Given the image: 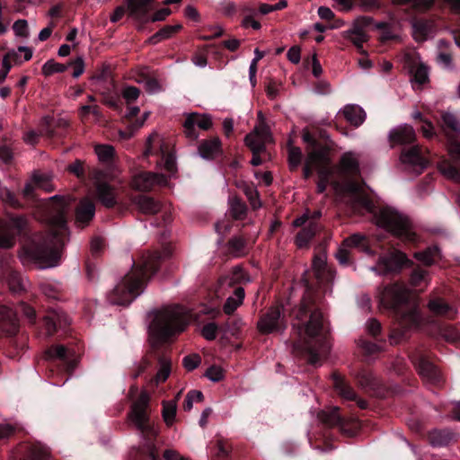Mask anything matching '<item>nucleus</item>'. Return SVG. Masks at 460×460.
Segmentation results:
<instances>
[{"mask_svg":"<svg viewBox=\"0 0 460 460\" xmlns=\"http://www.w3.org/2000/svg\"><path fill=\"white\" fill-rule=\"evenodd\" d=\"M332 279V270L320 255L313 260L312 272H305L302 278L305 294L296 314L298 323L293 327L297 328V333L303 339L308 363L315 367L332 348L330 323L322 311V297L317 288Z\"/></svg>","mask_w":460,"mask_h":460,"instance_id":"obj_1","label":"nucleus"},{"mask_svg":"<svg viewBox=\"0 0 460 460\" xmlns=\"http://www.w3.org/2000/svg\"><path fill=\"white\" fill-rule=\"evenodd\" d=\"M22 314L28 323L36 327L40 335L61 337L67 333L69 317L63 312L51 309L39 318L35 309L25 302H20L15 310L0 305V339L4 353L10 358H17L27 348V337L20 332L17 314Z\"/></svg>","mask_w":460,"mask_h":460,"instance_id":"obj_2","label":"nucleus"},{"mask_svg":"<svg viewBox=\"0 0 460 460\" xmlns=\"http://www.w3.org/2000/svg\"><path fill=\"white\" fill-rule=\"evenodd\" d=\"M192 320L190 310L182 305L164 307L155 312L149 324L150 350L143 358L135 374H172V349L167 344L181 333Z\"/></svg>","mask_w":460,"mask_h":460,"instance_id":"obj_3","label":"nucleus"},{"mask_svg":"<svg viewBox=\"0 0 460 460\" xmlns=\"http://www.w3.org/2000/svg\"><path fill=\"white\" fill-rule=\"evenodd\" d=\"M379 304L394 319V326L390 330V344H398L409 337L411 328L420 324V316L417 308L409 306V291L401 283H393L380 288Z\"/></svg>","mask_w":460,"mask_h":460,"instance_id":"obj_4","label":"nucleus"},{"mask_svg":"<svg viewBox=\"0 0 460 460\" xmlns=\"http://www.w3.org/2000/svg\"><path fill=\"white\" fill-rule=\"evenodd\" d=\"M162 252H147L141 255L121 281L109 293L107 298L112 305H128L145 289L150 279L159 270Z\"/></svg>","mask_w":460,"mask_h":460,"instance_id":"obj_5","label":"nucleus"},{"mask_svg":"<svg viewBox=\"0 0 460 460\" xmlns=\"http://www.w3.org/2000/svg\"><path fill=\"white\" fill-rule=\"evenodd\" d=\"M68 234L66 215L59 211L51 218L46 235L40 241H32L24 247V253L30 261L40 267L57 266Z\"/></svg>","mask_w":460,"mask_h":460,"instance_id":"obj_6","label":"nucleus"},{"mask_svg":"<svg viewBox=\"0 0 460 460\" xmlns=\"http://www.w3.org/2000/svg\"><path fill=\"white\" fill-rule=\"evenodd\" d=\"M441 127L448 141L450 158H443L438 162V170L449 180L460 181V126L456 117L450 112L441 115Z\"/></svg>","mask_w":460,"mask_h":460,"instance_id":"obj_7","label":"nucleus"},{"mask_svg":"<svg viewBox=\"0 0 460 460\" xmlns=\"http://www.w3.org/2000/svg\"><path fill=\"white\" fill-rule=\"evenodd\" d=\"M415 141L416 133L413 128L409 125L399 126L389 133V142L392 147L403 146L400 155L401 162L420 173L427 166L428 160L420 146L413 145Z\"/></svg>","mask_w":460,"mask_h":460,"instance_id":"obj_8","label":"nucleus"},{"mask_svg":"<svg viewBox=\"0 0 460 460\" xmlns=\"http://www.w3.org/2000/svg\"><path fill=\"white\" fill-rule=\"evenodd\" d=\"M303 141L309 147V159L314 164L317 171L316 191L322 194L326 190L332 175L330 147L319 143L315 137L312 136L307 130L304 131Z\"/></svg>","mask_w":460,"mask_h":460,"instance_id":"obj_9","label":"nucleus"},{"mask_svg":"<svg viewBox=\"0 0 460 460\" xmlns=\"http://www.w3.org/2000/svg\"><path fill=\"white\" fill-rule=\"evenodd\" d=\"M376 225L394 237L407 244H415L418 241L416 233L411 228L410 220L395 209L385 207L375 215Z\"/></svg>","mask_w":460,"mask_h":460,"instance_id":"obj_10","label":"nucleus"},{"mask_svg":"<svg viewBox=\"0 0 460 460\" xmlns=\"http://www.w3.org/2000/svg\"><path fill=\"white\" fill-rule=\"evenodd\" d=\"M83 346L77 344L75 347L65 345H51L45 351V359L51 374H72L81 358Z\"/></svg>","mask_w":460,"mask_h":460,"instance_id":"obj_11","label":"nucleus"},{"mask_svg":"<svg viewBox=\"0 0 460 460\" xmlns=\"http://www.w3.org/2000/svg\"><path fill=\"white\" fill-rule=\"evenodd\" d=\"M155 0H128V14L142 26L148 22L164 21L172 13L168 7H164L153 14L150 12L154 9Z\"/></svg>","mask_w":460,"mask_h":460,"instance_id":"obj_12","label":"nucleus"},{"mask_svg":"<svg viewBox=\"0 0 460 460\" xmlns=\"http://www.w3.org/2000/svg\"><path fill=\"white\" fill-rule=\"evenodd\" d=\"M413 266L414 262L404 252L393 248L387 254L378 257L377 265L373 267L372 270L378 272V274L396 275L402 269L412 268Z\"/></svg>","mask_w":460,"mask_h":460,"instance_id":"obj_13","label":"nucleus"},{"mask_svg":"<svg viewBox=\"0 0 460 460\" xmlns=\"http://www.w3.org/2000/svg\"><path fill=\"white\" fill-rule=\"evenodd\" d=\"M284 305L277 303L263 313L257 323V328L261 334L281 332L287 328Z\"/></svg>","mask_w":460,"mask_h":460,"instance_id":"obj_14","label":"nucleus"},{"mask_svg":"<svg viewBox=\"0 0 460 460\" xmlns=\"http://www.w3.org/2000/svg\"><path fill=\"white\" fill-rule=\"evenodd\" d=\"M150 396L146 391H142L137 401L134 402L129 413L130 420L142 433H155L148 423L147 410L149 407Z\"/></svg>","mask_w":460,"mask_h":460,"instance_id":"obj_15","label":"nucleus"},{"mask_svg":"<svg viewBox=\"0 0 460 460\" xmlns=\"http://www.w3.org/2000/svg\"><path fill=\"white\" fill-rule=\"evenodd\" d=\"M367 331L377 343L362 341L361 349L367 358H371L378 354L386 343V340L382 333V325L379 321L375 318H371L367 322Z\"/></svg>","mask_w":460,"mask_h":460,"instance_id":"obj_16","label":"nucleus"},{"mask_svg":"<svg viewBox=\"0 0 460 460\" xmlns=\"http://www.w3.org/2000/svg\"><path fill=\"white\" fill-rule=\"evenodd\" d=\"M212 119L209 115L197 112L188 114L182 124L185 137L191 141H196L199 138L196 127L203 130H208L212 128Z\"/></svg>","mask_w":460,"mask_h":460,"instance_id":"obj_17","label":"nucleus"},{"mask_svg":"<svg viewBox=\"0 0 460 460\" xmlns=\"http://www.w3.org/2000/svg\"><path fill=\"white\" fill-rule=\"evenodd\" d=\"M0 282L5 283L13 294H21L24 290L21 274L4 261H0Z\"/></svg>","mask_w":460,"mask_h":460,"instance_id":"obj_18","label":"nucleus"},{"mask_svg":"<svg viewBox=\"0 0 460 460\" xmlns=\"http://www.w3.org/2000/svg\"><path fill=\"white\" fill-rule=\"evenodd\" d=\"M165 181L166 179L163 174L141 172L134 176L132 186L139 191H149L155 185L164 184Z\"/></svg>","mask_w":460,"mask_h":460,"instance_id":"obj_19","label":"nucleus"},{"mask_svg":"<svg viewBox=\"0 0 460 460\" xmlns=\"http://www.w3.org/2000/svg\"><path fill=\"white\" fill-rule=\"evenodd\" d=\"M224 153L222 142L217 136L201 139L198 144L199 155L208 161L215 160Z\"/></svg>","mask_w":460,"mask_h":460,"instance_id":"obj_20","label":"nucleus"},{"mask_svg":"<svg viewBox=\"0 0 460 460\" xmlns=\"http://www.w3.org/2000/svg\"><path fill=\"white\" fill-rule=\"evenodd\" d=\"M132 205L142 214L154 216L162 211L163 204L153 197L137 194L131 199Z\"/></svg>","mask_w":460,"mask_h":460,"instance_id":"obj_21","label":"nucleus"},{"mask_svg":"<svg viewBox=\"0 0 460 460\" xmlns=\"http://www.w3.org/2000/svg\"><path fill=\"white\" fill-rule=\"evenodd\" d=\"M270 135L267 127L261 128H255L252 133L247 134L244 137V142L247 147L252 152H265L266 145L265 142Z\"/></svg>","mask_w":460,"mask_h":460,"instance_id":"obj_22","label":"nucleus"},{"mask_svg":"<svg viewBox=\"0 0 460 460\" xmlns=\"http://www.w3.org/2000/svg\"><path fill=\"white\" fill-rule=\"evenodd\" d=\"M96 197L102 205L112 208L119 205L116 189L111 184L101 181L96 184Z\"/></svg>","mask_w":460,"mask_h":460,"instance_id":"obj_23","label":"nucleus"},{"mask_svg":"<svg viewBox=\"0 0 460 460\" xmlns=\"http://www.w3.org/2000/svg\"><path fill=\"white\" fill-rule=\"evenodd\" d=\"M428 308L436 316L448 320L456 318L457 310L441 297L431 298L428 303Z\"/></svg>","mask_w":460,"mask_h":460,"instance_id":"obj_24","label":"nucleus"},{"mask_svg":"<svg viewBox=\"0 0 460 460\" xmlns=\"http://www.w3.org/2000/svg\"><path fill=\"white\" fill-rule=\"evenodd\" d=\"M95 204L88 198L82 199L75 208V220L78 225L84 227L94 217Z\"/></svg>","mask_w":460,"mask_h":460,"instance_id":"obj_25","label":"nucleus"},{"mask_svg":"<svg viewBox=\"0 0 460 460\" xmlns=\"http://www.w3.org/2000/svg\"><path fill=\"white\" fill-rule=\"evenodd\" d=\"M339 113H341L344 119L355 128L362 125L367 117L365 111L357 104H347Z\"/></svg>","mask_w":460,"mask_h":460,"instance_id":"obj_26","label":"nucleus"},{"mask_svg":"<svg viewBox=\"0 0 460 460\" xmlns=\"http://www.w3.org/2000/svg\"><path fill=\"white\" fill-rule=\"evenodd\" d=\"M41 293L49 299L62 301L66 299L65 288L58 281H44L40 284Z\"/></svg>","mask_w":460,"mask_h":460,"instance_id":"obj_27","label":"nucleus"},{"mask_svg":"<svg viewBox=\"0 0 460 460\" xmlns=\"http://www.w3.org/2000/svg\"><path fill=\"white\" fill-rule=\"evenodd\" d=\"M320 225L315 222H309L305 226L302 227L296 235L295 243L296 246L298 248L307 247L316 233L320 231Z\"/></svg>","mask_w":460,"mask_h":460,"instance_id":"obj_28","label":"nucleus"},{"mask_svg":"<svg viewBox=\"0 0 460 460\" xmlns=\"http://www.w3.org/2000/svg\"><path fill=\"white\" fill-rule=\"evenodd\" d=\"M227 251L234 257H243L248 253V243L243 235H234L227 242Z\"/></svg>","mask_w":460,"mask_h":460,"instance_id":"obj_29","label":"nucleus"},{"mask_svg":"<svg viewBox=\"0 0 460 460\" xmlns=\"http://www.w3.org/2000/svg\"><path fill=\"white\" fill-rule=\"evenodd\" d=\"M340 166L343 173H345L348 176L352 177L359 173L358 161L351 152L344 153L341 155Z\"/></svg>","mask_w":460,"mask_h":460,"instance_id":"obj_30","label":"nucleus"},{"mask_svg":"<svg viewBox=\"0 0 460 460\" xmlns=\"http://www.w3.org/2000/svg\"><path fill=\"white\" fill-rule=\"evenodd\" d=\"M245 292L243 288L236 287L234 290L233 296H230L226 300L223 305V311L226 314H232L237 307H239L244 299Z\"/></svg>","mask_w":460,"mask_h":460,"instance_id":"obj_31","label":"nucleus"},{"mask_svg":"<svg viewBox=\"0 0 460 460\" xmlns=\"http://www.w3.org/2000/svg\"><path fill=\"white\" fill-rule=\"evenodd\" d=\"M250 280L249 275L243 268L236 266L233 269L229 275L221 278L220 282L222 285L234 287L238 284L246 283Z\"/></svg>","mask_w":460,"mask_h":460,"instance_id":"obj_32","label":"nucleus"},{"mask_svg":"<svg viewBox=\"0 0 460 460\" xmlns=\"http://www.w3.org/2000/svg\"><path fill=\"white\" fill-rule=\"evenodd\" d=\"M348 40H349L361 54H366L363 49V43L367 40V35L360 28H354L348 31Z\"/></svg>","mask_w":460,"mask_h":460,"instance_id":"obj_33","label":"nucleus"},{"mask_svg":"<svg viewBox=\"0 0 460 460\" xmlns=\"http://www.w3.org/2000/svg\"><path fill=\"white\" fill-rule=\"evenodd\" d=\"M242 325H243V322H242L241 318H237V317L228 318L226 323L224 325L220 326L221 332L226 337L228 335L233 336V337H237Z\"/></svg>","mask_w":460,"mask_h":460,"instance_id":"obj_34","label":"nucleus"},{"mask_svg":"<svg viewBox=\"0 0 460 460\" xmlns=\"http://www.w3.org/2000/svg\"><path fill=\"white\" fill-rule=\"evenodd\" d=\"M26 450L31 460H48L50 456L49 449L40 443L26 447Z\"/></svg>","mask_w":460,"mask_h":460,"instance_id":"obj_35","label":"nucleus"},{"mask_svg":"<svg viewBox=\"0 0 460 460\" xmlns=\"http://www.w3.org/2000/svg\"><path fill=\"white\" fill-rule=\"evenodd\" d=\"M319 420L329 427L338 426L341 423L339 408L333 407L330 411H323L318 414Z\"/></svg>","mask_w":460,"mask_h":460,"instance_id":"obj_36","label":"nucleus"},{"mask_svg":"<svg viewBox=\"0 0 460 460\" xmlns=\"http://www.w3.org/2000/svg\"><path fill=\"white\" fill-rule=\"evenodd\" d=\"M439 254V249L437 246L428 247L422 252L414 253V258L426 266H430L435 261V257Z\"/></svg>","mask_w":460,"mask_h":460,"instance_id":"obj_37","label":"nucleus"},{"mask_svg":"<svg viewBox=\"0 0 460 460\" xmlns=\"http://www.w3.org/2000/svg\"><path fill=\"white\" fill-rule=\"evenodd\" d=\"M95 153L99 160L106 164H111L115 156V149L110 145H98L95 147Z\"/></svg>","mask_w":460,"mask_h":460,"instance_id":"obj_38","label":"nucleus"},{"mask_svg":"<svg viewBox=\"0 0 460 460\" xmlns=\"http://www.w3.org/2000/svg\"><path fill=\"white\" fill-rule=\"evenodd\" d=\"M342 244L347 247H358L362 250L368 252L369 246L367 243V239L365 235L360 234H354L348 238L344 239Z\"/></svg>","mask_w":460,"mask_h":460,"instance_id":"obj_39","label":"nucleus"},{"mask_svg":"<svg viewBox=\"0 0 460 460\" xmlns=\"http://www.w3.org/2000/svg\"><path fill=\"white\" fill-rule=\"evenodd\" d=\"M426 282L427 271L418 265L413 267L410 274L409 284L412 288H419L421 287V285Z\"/></svg>","mask_w":460,"mask_h":460,"instance_id":"obj_40","label":"nucleus"},{"mask_svg":"<svg viewBox=\"0 0 460 460\" xmlns=\"http://www.w3.org/2000/svg\"><path fill=\"white\" fill-rule=\"evenodd\" d=\"M412 362L418 370V374H437L435 365L422 355L413 359Z\"/></svg>","mask_w":460,"mask_h":460,"instance_id":"obj_41","label":"nucleus"},{"mask_svg":"<svg viewBox=\"0 0 460 460\" xmlns=\"http://www.w3.org/2000/svg\"><path fill=\"white\" fill-rule=\"evenodd\" d=\"M67 66L56 62L54 59L48 60L41 67V72L45 76H50L55 73H64Z\"/></svg>","mask_w":460,"mask_h":460,"instance_id":"obj_42","label":"nucleus"},{"mask_svg":"<svg viewBox=\"0 0 460 460\" xmlns=\"http://www.w3.org/2000/svg\"><path fill=\"white\" fill-rule=\"evenodd\" d=\"M438 331L440 335L448 342L455 343L460 340L459 332L451 324H441Z\"/></svg>","mask_w":460,"mask_h":460,"instance_id":"obj_43","label":"nucleus"},{"mask_svg":"<svg viewBox=\"0 0 460 460\" xmlns=\"http://www.w3.org/2000/svg\"><path fill=\"white\" fill-rule=\"evenodd\" d=\"M288 164L291 171H295L301 164L303 154L300 147L290 146L288 147Z\"/></svg>","mask_w":460,"mask_h":460,"instance_id":"obj_44","label":"nucleus"},{"mask_svg":"<svg viewBox=\"0 0 460 460\" xmlns=\"http://www.w3.org/2000/svg\"><path fill=\"white\" fill-rule=\"evenodd\" d=\"M243 192L253 209H257L261 206L259 191L254 185L245 184L243 187Z\"/></svg>","mask_w":460,"mask_h":460,"instance_id":"obj_45","label":"nucleus"},{"mask_svg":"<svg viewBox=\"0 0 460 460\" xmlns=\"http://www.w3.org/2000/svg\"><path fill=\"white\" fill-rule=\"evenodd\" d=\"M336 378H335V383H336V390L338 392V394L344 399L346 400H349V401H352V400H355L356 399V394L354 392V390L348 385L342 383L341 380H340V377L341 376H334Z\"/></svg>","mask_w":460,"mask_h":460,"instance_id":"obj_46","label":"nucleus"},{"mask_svg":"<svg viewBox=\"0 0 460 460\" xmlns=\"http://www.w3.org/2000/svg\"><path fill=\"white\" fill-rule=\"evenodd\" d=\"M0 199L3 202L13 208H22V204L17 196L7 188H0Z\"/></svg>","mask_w":460,"mask_h":460,"instance_id":"obj_47","label":"nucleus"},{"mask_svg":"<svg viewBox=\"0 0 460 460\" xmlns=\"http://www.w3.org/2000/svg\"><path fill=\"white\" fill-rule=\"evenodd\" d=\"M414 82L419 84H424L429 81L428 67L423 64H419L416 67L411 69Z\"/></svg>","mask_w":460,"mask_h":460,"instance_id":"obj_48","label":"nucleus"},{"mask_svg":"<svg viewBox=\"0 0 460 460\" xmlns=\"http://www.w3.org/2000/svg\"><path fill=\"white\" fill-rule=\"evenodd\" d=\"M230 206L231 213L234 219H242L246 215V205L240 199H233Z\"/></svg>","mask_w":460,"mask_h":460,"instance_id":"obj_49","label":"nucleus"},{"mask_svg":"<svg viewBox=\"0 0 460 460\" xmlns=\"http://www.w3.org/2000/svg\"><path fill=\"white\" fill-rule=\"evenodd\" d=\"M176 414V403L172 401L164 402L163 417L167 425H172Z\"/></svg>","mask_w":460,"mask_h":460,"instance_id":"obj_50","label":"nucleus"},{"mask_svg":"<svg viewBox=\"0 0 460 460\" xmlns=\"http://www.w3.org/2000/svg\"><path fill=\"white\" fill-rule=\"evenodd\" d=\"M32 181L36 187L44 190L47 192L53 191V187L50 182V179L46 174L41 173H34L32 176Z\"/></svg>","mask_w":460,"mask_h":460,"instance_id":"obj_51","label":"nucleus"},{"mask_svg":"<svg viewBox=\"0 0 460 460\" xmlns=\"http://www.w3.org/2000/svg\"><path fill=\"white\" fill-rule=\"evenodd\" d=\"M451 435L441 430H435L430 435V442L433 446H443L451 439Z\"/></svg>","mask_w":460,"mask_h":460,"instance_id":"obj_52","label":"nucleus"},{"mask_svg":"<svg viewBox=\"0 0 460 460\" xmlns=\"http://www.w3.org/2000/svg\"><path fill=\"white\" fill-rule=\"evenodd\" d=\"M201 363V357L199 354L187 355L182 358V365L187 371H193Z\"/></svg>","mask_w":460,"mask_h":460,"instance_id":"obj_53","label":"nucleus"},{"mask_svg":"<svg viewBox=\"0 0 460 460\" xmlns=\"http://www.w3.org/2000/svg\"><path fill=\"white\" fill-rule=\"evenodd\" d=\"M218 332H221L220 326L215 323H208L203 326L201 333L206 340L213 341Z\"/></svg>","mask_w":460,"mask_h":460,"instance_id":"obj_54","label":"nucleus"},{"mask_svg":"<svg viewBox=\"0 0 460 460\" xmlns=\"http://www.w3.org/2000/svg\"><path fill=\"white\" fill-rule=\"evenodd\" d=\"M102 103L112 109L113 111H121L122 102L119 96L105 94L102 97Z\"/></svg>","mask_w":460,"mask_h":460,"instance_id":"obj_55","label":"nucleus"},{"mask_svg":"<svg viewBox=\"0 0 460 460\" xmlns=\"http://www.w3.org/2000/svg\"><path fill=\"white\" fill-rule=\"evenodd\" d=\"M67 171L75 175L80 180L85 179V172L84 163L81 160H75L74 163L67 166Z\"/></svg>","mask_w":460,"mask_h":460,"instance_id":"obj_56","label":"nucleus"},{"mask_svg":"<svg viewBox=\"0 0 460 460\" xmlns=\"http://www.w3.org/2000/svg\"><path fill=\"white\" fill-rule=\"evenodd\" d=\"M393 3L396 5H407L412 6H423L426 9H429L434 3V0H393Z\"/></svg>","mask_w":460,"mask_h":460,"instance_id":"obj_57","label":"nucleus"},{"mask_svg":"<svg viewBox=\"0 0 460 460\" xmlns=\"http://www.w3.org/2000/svg\"><path fill=\"white\" fill-rule=\"evenodd\" d=\"M140 94V90L136 86H127L122 91V97L128 104L134 102Z\"/></svg>","mask_w":460,"mask_h":460,"instance_id":"obj_58","label":"nucleus"},{"mask_svg":"<svg viewBox=\"0 0 460 460\" xmlns=\"http://www.w3.org/2000/svg\"><path fill=\"white\" fill-rule=\"evenodd\" d=\"M66 66L67 67L73 66L74 70L72 75L75 78H78L84 72V61L81 57L76 58L75 60L69 61Z\"/></svg>","mask_w":460,"mask_h":460,"instance_id":"obj_59","label":"nucleus"},{"mask_svg":"<svg viewBox=\"0 0 460 460\" xmlns=\"http://www.w3.org/2000/svg\"><path fill=\"white\" fill-rule=\"evenodd\" d=\"M13 30L17 36L27 38L29 36V27L26 20H17L13 25Z\"/></svg>","mask_w":460,"mask_h":460,"instance_id":"obj_60","label":"nucleus"},{"mask_svg":"<svg viewBox=\"0 0 460 460\" xmlns=\"http://www.w3.org/2000/svg\"><path fill=\"white\" fill-rule=\"evenodd\" d=\"M148 116V113H146L145 114V117H144V119L143 120H138V119H136L130 126L128 129L124 130V131H119V134L121 136L122 138L124 139H128L132 137L133 133L135 130L138 129L139 128H141L144 124V120L147 118Z\"/></svg>","mask_w":460,"mask_h":460,"instance_id":"obj_61","label":"nucleus"},{"mask_svg":"<svg viewBox=\"0 0 460 460\" xmlns=\"http://www.w3.org/2000/svg\"><path fill=\"white\" fill-rule=\"evenodd\" d=\"M182 29L181 24H176V25H165L163 28H161L158 31L164 40L171 38L173 34L179 32Z\"/></svg>","mask_w":460,"mask_h":460,"instance_id":"obj_62","label":"nucleus"},{"mask_svg":"<svg viewBox=\"0 0 460 460\" xmlns=\"http://www.w3.org/2000/svg\"><path fill=\"white\" fill-rule=\"evenodd\" d=\"M10 225L18 233H22L26 228L27 221L22 216H12L10 217Z\"/></svg>","mask_w":460,"mask_h":460,"instance_id":"obj_63","label":"nucleus"},{"mask_svg":"<svg viewBox=\"0 0 460 460\" xmlns=\"http://www.w3.org/2000/svg\"><path fill=\"white\" fill-rule=\"evenodd\" d=\"M336 258L341 265L349 266L352 264L350 252L345 248H340L337 252Z\"/></svg>","mask_w":460,"mask_h":460,"instance_id":"obj_64","label":"nucleus"}]
</instances>
